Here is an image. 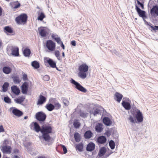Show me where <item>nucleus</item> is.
<instances>
[{"label":"nucleus","mask_w":158,"mask_h":158,"mask_svg":"<svg viewBox=\"0 0 158 158\" xmlns=\"http://www.w3.org/2000/svg\"><path fill=\"white\" fill-rule=\"evenodd\" d=\"M52 128L48 125H44L41 126L40 132L42 133V137L45 141H49L51 139L49 134L52 133Z\"/></svg>","instance_id":"1"},{"label":"nucleus","mask_w":158,"mask_h":158,"mask_svg":"<svg viewBox=\"0 0 158 158\" xmlns=\"http://www.w3.org/2000/svg\"><path fill=\"white\" fill-rule=\"evenodd\" d=\"M89 67L86 63L80 65L78 68V75L82 79H85L87 77Z\"/></svg>","instance_id":"2"},{"label":"nucleus","mask_w":158,"mask_h":158,"mask_svg":"<svg viewBox=\"0 0 158 158\" xmlns=\"http://www.w3.org/2000/svg\"><path fill=\"white\" fill-rule=\"evenodd\" d=\"M27 16L26 14H21L15 19L16 23L19 24H24L27 22Z\"/></svg>","instance_id":"3"},{"label":"nucleus","mask_w":158,"mask_h":158,"mask_svg":"<svg viewBox=\"0 0 158 158\" xmlns=\"http://www.w3.org/2000/svg\"><path fill=\"white\" fill-rule=\"evenodd\" d=\"M45 47L49 52L54 51L56 48V43L51 40H48L46 41Z\"/></svg>","instance_id":"4"},{"label":"nucleus","mask_w":158,"mask_h":158,"mask_svg":"<svg viewBox=\"0 0 158 158\" xmlns=\"http://www.w3.org/2000/svg\"><path fill=\"white\" fill-rule=\"evenodd\" d=\"M35 118L40 124H43L46 118V115L42 112H39L36 114Z\"/></svg>","instance_id":"5"},{"label":"nucleus","mask_w":158,"mask_h":158,"mask_svg":"<svg viewBox=\"0 0 158 158\" xmlns=\"http://www.w3.org/2000/svg\"><path fill=\"white\" fill-rule=\"evenodd\" d=\"M71 83L74 85L75 88L79 91L85 93L87 92V90L86 89L73 79H71Z\"/></svg>","instance_id":"6"},{"label":"nucleus","mask_w":158,"mask_h":158,"mask_svg":"<svg viewBox=\"0 0 158 158\" xmlns=\"http://www.w3.org/2000/svg\"><path fill=\"white\" fill-rule=\"evenodd\" d=\"M39 35L42 37H46L48 34V29L46 27H41L38 28Z\"/></svg>","instance_id":"7"},{"label":"nucleus","mask_w":158,"mask_h":158,"mask_svg":"<svg viewBox=\"0 0 158 158\" xmlns=\"http://www.w3.org/2000/svg\"><path fill=\"white\" fill-rule=\"evenodd\" d=\"M136 114L135 115V117L137 121L139 123H141L143 120V116L141 112L138 109L135 110Z\"/></svg>","instance_id":"8"},{"label":"nucleus","mask_w":158,"mask_h":158,"mask_svg":"<svg viewBox=\"0 0 158 158\" xmlns=\"http://www.w3.org/2000/svg\"><path fill=\"white\" fill-rule=\"evenodd\" d=\"M135 9L137 11L139 16L142 17L144 21V19L147 18L145 15V12L144 10H141L137 5H135Z\"/></svg>","instance_id":"9"},{"label":"nucleus","mask_w":158,"mask_h":158,"mask_svg":"<svg viewBox=\"0 0 158 158\" xmlns=\"http://www.w3.org/2000/svg\"><path fill=\"white\" fill-rule=\"evenodd\" d=\"M29 83L27 82H25L21 86V90L22 93L24 94H27L28 89Z\"/></svg>","instance_id":"10"},{"label":"nucleus","mask_w":158,"mask_h":158,"mask_svg":"<svg viewBox=\"0 0 158 158\" xmlns=\"http://www.w3.org/2000/svg\"><path fill=\"white\" fill-rule=\"evenodd\" d=\"M2 150L3 153L10 154L11 152V148L9 146H4L2 147Z\"/></svg>","instance_id":"11"},{"label":"nucleus","mask_w":158,"mask_h":158,"mask_svg":"<svg viewBox=\"0 0 158 158\" xmlns=\"http://www.w3.org/2000/svg\"><path fill=\"white\" fill-rule=\"evenodd\" d=\"M10 5L11 8L13 9L18 8L21 6L20 3L18 1L11 2L10 3Z\"/></svg>","instance_id":"12"},{"label":"nucleus","mask_w":158,"mask_h":158,"mask_svg":"<svg viewBox=\"0 0 158 158\" xmlns=\"http://www.w3.org/2000/svg\"><path fill=\"white\" fill-rule=\"evenodd\" d=\"M11 50V54L12 55L18 56H19V48L17 47H12Z\"/></svg>","instance_id":"13"},{"label":"nucleus","mask_w":158,"mask_h":158,"mask_svg":"<svg viewBox=\"0 0 158 158\" xmlns=\"http://www.w3.org/2000/svg\"><path fill=\"white\" fill-rule=\"evenodd\" d=\"M46 101V98L42 95L39 96V98L37 102V105H42Z\"/></svg>","instance_id":"14"},{"label":"nucleus","mask_w":158,"mask_h":158,"mask_svg":"<svg viewBox=\"0 0 158 158\" xmlns=\"http://www.w3.org/2000/svg\"><path fill=\"white\" fill-rule=\"evenodd\" d=\"M12 112L14 115L18 117H20L23 114L22 111L16 108L13 109Z\"/></svg>","instance_id":"15"},{"label":"nucleus","mask_w":158,"mask_h":158,"mask_svg":"<svg viewBox=\"0 0 158 158\" xmlns=\"http://www.w3.org/2000/svg\"><path fill=\"white\" fill-rule=\"evenodd\" d=\"M123 97V95L118 92H116L114 95V99L119 102Z\"/></svg>","instance_id":"16"},{"label":"nucleus","mask_w":158,"mask_h":158,"mask_svg":"<svg viewBox=\"0 0 158 158\" xmlns=\"http://www.w3.org/2000/svg\"><path fill=\"white\" fill-rule=\"evenodd\" d=\"M31 125H33L34 130L35 131L37 132H39V131H40L41 130V128L39 124L36 122H33L31 123Z\"/></svg>","instance_id":"17"},{"label":"nucleus","mask_w":158,"mask_h":158,"mask_svg":"<svg viewBox=\"0 0 158 158\" xmlns=\"http://www.w3.org/2000/svg\"><path fill=\"white\" fill-rule=\"evenodd\" d=\"M151 13L152 15L158 16V6H155L151 10Z\"/></svg>","instance_id":"18"},{"label":"nucleus","mask_w":158,"mask_h":158,"mask_svg":"<svg viewBox=\"0 0 158 158\" xmlns=\"http://www.w3.org/2000/svg\"><path fill=\"white\" fill-rule=\"evenodd\" d=\"M11 90L13 93L16 95H19L20 92V90L16 86H12L11 87Z\"/></svg>","instance_id":"19"},{"label":"nucleus","mask_w":158,"mask_h":158,"mask_svg":"<svg viewBox=\"0 0 158 158\" xmlns=\"http://www.w3.org/2000/svg\"><path fill=\"white\" fill-rule=\"evenodd\" d=\"M123 106L126 110H129L131 108L130 104L127 102L123 101L122 103Z\"/></svg>","instance_id":"20"},{"label":"nucleus","mask_w":158,"mask_h":158,"mask_svg":"<svg viewBox=\"0 0 158 158\" xmlns=\"http://www.w3.org/2000/svg\"><path fill=\"white\" fill-rule=\"evenodd\" d=\"M95 147V144L93 143H90L87 146L86 149L88 151H91L94 150Z\"/></svg>","instance_id":"21"},{"label":"nucleus","mask_w":158,"mask_h":158,"mask_svg":"<svg viewBox=\"0 0 158 158\" xmlns=\"http://www.w3.org/2000/svg\"><path fill=\"white\" fill-rule=\"evenodd\" d=\"M103 125L102 123H98L97 124L95 127V130L98 132H100L103 130Z\"/></svg>","instance_id":"22"},{"label":"nucleus","mask_w":158,"mask_h":158,"mask_svg":"<svg viewBox=\"0 0 158 158\" xmlns=\"http://www.w3.org/2000/svg\"><path fill=\"white\" fill-rule=\"evenodd\" d=\"M104 123L107 126H110L111 124V121L108 117H104L103 119Z\"/></svg>","instance_id":"23"},{"label":"nucleus","mask_w":158,"mask_h":158,"mask_svg":"<svg viewBox=\"0 0 158 158\" xmlns=\"http://www.w3.org/2000/svg\"><path fill=\"white\" fill-rule=\"evenodd\" d=\"M11 68L8 66L4 67L2 69L3 72L6 74L10 73L11 72Z\"/></svg>","instance_id":"24"},{"label":"nucleus","mask_w":158,"mask_h":158,"mask_svg":"<svg viewBox=\"0 0 158 158\" xmlns=\"http://www.w3.org/2000/svg\"><path fill=\"white\" fill-rule=\"evenodd\" d=\"M106 140V138L103 136H101L98 139V142L101 144L104 143Z\"/></svg>","instance_id":"25"},{"label":"nucleus","mask_w":158,"mask_h":158,"mask_svg":"<svg viewBox=\"0 0 158 158\" xmlns=\"http://www.w3.org/2000/svg\"><path fill=\"white\" fill-rule=\"evenodd\" d=\"M45 107L49 111H52L54 110V105L52 103H48L45 106Z\"/></svg>","instance_id":"26"},{"label":"nucleus","mask_w":158,"mask_h":158,"mask_svg":"<svg viewBox=\"0 0 158 158\" xmlns=\"http://www.w3.org/2000/svg\"><path fill=\"white\" fill-rule=\"evenodd\" d=\"M23 53L25 57H29L31 54V51L28 48H25L23 50Z\"/></svg>","instance_id":"27"},{"label":"nucleus","mask_w":158,"mask_h":158,"mask_svg":"<svg viewBox=\"0 0 158 158\" xmlns=\"http://www.w3.org/2000/svg\"><path fill=\"white\" fill-rule=\"evenodd\" d=\"M93 134L90 131H86L84 134V137L85 139H89L92 136Z\"/></svg>","instance_id":"28"},{"label":"nucleus","mask_w":158,"mask_h":158,"mask_svg":"<svg viewBox=\"0 0 158 158\" xmlns=\"http://www.w3.org/2000/svg\"><path fill=\"white\" fill-rule=\"evenodd\" d=\"M47 62L51 67L52 68L56 67V64L52 59H49L47 60Z\"/></svg>","instance_id":"29"},{"label":"nucleus","mask_w":158,"mask_h":158,"mask_svg":"<svg viewBox=\"0 0 158 158\" xmlns=\"http://www.w3.org/2000/svg\"><path fill=\"white\" fill-rule=\"evenodd\" d=\"M75 148L77 150H78L80 152L82 151L83 148V144L81 143L76 144Z\"/></svg>","instance_id":"30"},{"label":"nucleus","mask_w":158,"mask_h":158,"mask_svg":"<svg viewBox=\"0 0 158 158\" xmlns=\"http://www.w3.org/2000/svg\"><path fill=\"white\" fill-rule=\"evenodd\" d=\"M74 137L76 142H79L81 139L80 135L77 132H76L74 134Z\"/></svg>","instance_id":"31"},{"label":"nucleus","mask_w":158,"mask_h":158,"mask_svg":"<svg viewBox=\"0 0 158 158\" xmlns=\"http://www.w3.org/2000/svg\"><path fill=\"white\" fill-rule=\"evenodd\" d=\"M106 152V149L105 148L103 147L101 148L99 153H98V155L100 156H103Z\"/></svg>","instance_id":"32"},{"label":"nucleus","mask_w":158,"mask_h":158,"mask_svg":"<svg viewBox=\"0 0 158 158\" xmlns=\"http://www.w3.org/2000/svg\"><path fill=\"white\" fill-rule=\"evenodd\" d=\"M31 65L35 69H38L40 67L39 63L36 61H34L31 63Z\"/></svg>","instance_id":"33"},{"label":"nucleus","mask_w":158,"mask_h":158,"mask_svg":"<svg viewBox=\"0 0 158 158\" xmlns=\"http://www.w3.org/2000/svg\"><path fill=\"white\" fill-rule=\"evenodd\" d=\"M25 98L24 97H19L16 99H15V101L16 102L18 103H22L25 99Z\"/></svg>","instance_id":"34"},{"label":"nucleus","mask_w":158,"mask_h":158,"mask_svg":"<svg viewBox=\"0 0 158 158\" xmlns=\"http://www.w3.org/2000/svg\"><path fill=\"white\" fill-rule=\"evenodd\" d=\"M54 109L57 110L60 108L61 105L58 102H57L54 103Z\"/></svg>","instance_id":"35"},{"label":"nucleus","mask_w":158,"mask_h":158,"mask_svg":"<svg viewBox=\"0 0 158 158\" xmlns=\"http://www.w3.org/2000/svg\"><path fill=\"white\" fill-rule=\"evenodd\" d=\"M4 30L6 32L9 33H11L13 32V30L12 28L9 26L5 27L4 28Z\"/></svg>","instance_id":"36"},{"label":"nucleus","mask_w":158,"mask_h":158,"mask_svg":"<svg viewBox=\"0 0 158 158\" xmlns=\"http://www.w3.org/2000/svg\"><path fill=\"white\" fill-rule=\"evenodd\" d=\"M74 127L76 128H78L80 126L81 124L77 120L74 121L73 124Z\"/></svg>","instance_id":"37"},{"label":"nucleus","mask_w":158,"mask_h":158,"mask_svg":"<svg viewBox=\"0 0 158 158\" xmlns=\"http://www.w3.org/2000/svg\"><path fill=\"white\" fill-rule=\"evenodd\" d=\"M45 17V15L43 12H41L39 15L37 19L38 20L42 21L44 18Z\"/></svg>","instance_id":"38"},{"label":"nucleus","mask_w":158,"mask_h":158,"mask_svg":"<svg viewBox=\"0 0 158 158\" xmlns=\"http://www.w3.org/2000/svg\"><path fill=\"white\" fill-rule=\"evenodd\" d=\"M9 83L7 82H5L2 86L3 90L4 92H6L9 86Z\"/></svg>","instance_id":"39"},{"label":"nucleus","mask_w":158,"mask_h":158,"mask_svg":"<svg viewBox=\"0 0 158 158\" xmlns=\"http://www.w3.org/2000/svg\"><path fill=\"white\" fill-rule=\"evenodd\" d=\"M14 82L16 84H19L21 81L19 79V77L17 76H15L13 77Z\"/></svg>","instance_id":"40"},{"label":"nucleus","mask_w":158,"mask_h":158,"mask_svg":"<svg viewBox=\"0 0 158 158\" xmlns=\"http://www.w3.org/2000/svg\"><path fill=\"white\" fill-rule=\"evenodd\" d=\"M109 145L111 149H114L115 147V143L112 140H110L109 142Z\"/></svg>","instance_id":"41"},{"label":"nucleus","mask_w":158,"mask_h":158,"mask_svg":"<svg viewBox=\"0 0 158 158\" xmlns=\"http://www.w3.org/2000/svg\"><path fill=\"white\" fill-rule=\"evenodd\" d=\"M94 112H92V113L93 114L94 116H96L97 114H98L100 110L97 108H94Z\"/></svg>","instance_id":"42"},{"label":"nucleus","mask_w":158,"mask_h":158,"mask_svg":"<svg viewBox=\"0 0 158 158\" xmlns=\"http://www.w3.org/2000/svg\"><path fill=\"white\" fill-rule=\"evenodd\" d=\"M4 100L6 102L9 103L11 102L10 99L8 97L4 98Z\"/></svg>","instance_id":"43"},{"label":"nucleus","mask_w":158,"mask_h":158,"mask_svg":"<svg viewBox=\"0 0 158 158\" xmlns=\"http://www.w3.org/2000/svg\"><path fill=\"white\" fill-rule=\"evenodd\" d=\"M55 41L58 44H61L63 43L62 41H61L60 37H58L56 39H55Z\"/></svg>","instance_id":"44"},{"label":"nucleus","mask_w":158,"mask_h":158,"mask_svg":"<svg viewBox=\"0 0 158 158\" xmlns=\"http://www.w3.org/2000/svg\"><path fill=\"white\" fill-rule=\"evenodd\" d=\"M87 113H84L83 112L81 111L80 112V116L83 118H85L86 117Z\"/></svg>","instance_id":"45"},{"label":"nucleus","mask_w":158,"mask_h":158,"mask_svg":"<svg viewBox=\"0 0 158 158\" xmlns=\"http://www.w3.org/2000/svg\"><path fill=\"white\" fill-rule=\"evenodd\" d=\"M55 55L58 58L59 57L60 53V52L58 50H56L55 52Z\"/></svg>","instance_id":"46"},{"label":"nucleus","mask_w":158,"mask_h":158,"mask_svg":"<svg viewBox=\"0 0 158 158\" xmlns=\"http://www.w3.org/2000/svg\"><path fill=\"white\" fill-rule=\"evenodd\" d=\"M128 120L130 121V122L133 123H135L136 122L135 121L134 119L131 116H130Z\"/></svg>","instance_id":"47"},{"label":"nucleus","mask_w":158,"mask_h":158,"mask_svg":"<svg viewBox=\"0 0 158 158\" xmlns=\"http://www.w3.org/2000/svg\"><path fill=\"white\" fill-rule=\"evenodd\" d=\"M61 146L63 148L64 153H66L67 152V150L66 147L64 145H61Z\"/></svg>","instance_id":"48"},{"label":"nucleus","mask_w":158,"mask_h":158,"mask_svg":"<svg viewBox=\"0 0 158 158\" xmlns=\"http://www.w3.org/2000/svg\"><path fill=\"white\" fill-rule=\"evenodd\" d=\"M50 79V77L48 75H45L43 77V79L45 81H48Z\"/></svg>","instance_id":"49"},{"label":"nucleus","mask_w":158,"mask_h":158,"mask_svg":"<svg viewBox=\"0 0 158 158\" xmlns=\"http://www.w3.org/2000/svg\"><path fill=\"white\" fill-rule=\"evenodd\" d=\"M22 78H23V80L24 81H26V80H27L28 79V78H27V75L25 74H24L23 75Z\"/></svg>","instance_id":"50"},{"label":"nucleus","mask_w":158,"mask_h":158,"mask_svg":"<svg viewBox=\"0 0 158 158\" xmlns=\"http://www.w3.org/2000/svg\"><path fill=\"white\" fill-rule=\"evenodd\" d=\"M151 28L153 30L156 31V30H158V26H155L154 27L151 26Z\"/></svg>","instance_id":"51"},{"label":"nucleus","mask_w":158,"mask_h":158,"mask_svg":"<svg viewBox=\"0 0 158 158\" xmlns=\"http://www.w3.org/2000/svg\"><path fill=\"white\" fill-rule=\"evenodd\" d=\"M137 2L138 5H140V6L141 7L142 9H144V6L143 4L141 2H139V1H138Z\"/></svg>","instance_id":"52"},{"label":"nucleus","mask_w":158,"mask_h":158,"mask_svg":"<svg viewBox=\"0 0 158 158\" xmlns=\"http://www.w3.org/2000/svg\"><path fill=\"white\" fill-rule=\"evenodd\" d=\"M63 102L64 104L66 106H68L69 103V102L66 100H64L63 101Z\"/></svg>","instance_id":"53"},{"label":"nucleus","mask_w":158,"mask_h":158,"mask_svg":"<svg viewBox=\"0 0 158 158\" xmlns=\"http://www.w3.org/2000/svg\"><path fill=\"white\" fill-rule=\"evenodd\" d=\"M57 35H55L54 34H53L52 35L51 37L53 39H54L55 40V39L57 38H58Z\"/></svg>","instance_id":"54"},{"label":"nucleus","mask_w":158,"mask_h":158,"mask_svg":"<svg viewBox=\"0 0 158 158\" xmlns=\"http://www.w3.org/2000/svg\"><path fill=\"white\" fill-rule=\"evenodd\" d=\"M4 131L3 126L1 125L0 126V132H3Z\"/></svg>","instance_id":"55"},{"label":"nucleus","mask_w":158,"mask_h":158,"mask_svg":"<svg viewBox=\"0 0 158 158\" xmlns=\"http://www.w3.org/2000/svg\"><path fill=\"white\" fill-rule=\"evenodd\" d=\"M71 44L73 46H75L76 45V41L75 40L72 41L71 42Z\"/></svg>","instance_id":"56"},{"label":"nucleus","mask_w":158,"mask_h":158,"mask_svg":"<svg viewBox=\"0 0 158 158\" xmlns=\"http://www.w3.org/2000/svg\"><path fill=\"white\" fill-rule=\"evenodd\" d=\"M13 152L15 154L18 153L19 152V151L18 149H15L14 150Z\"/></svg>","instance_id":"57"},{"label":"nucleus","mask_w":158,"mask_h":158,"mask_svg":"<svg viewBox=\"0 0 158 158\" xmlns=\"http://www.w3.org/2000/svg\"><path fill=\"white\" fill-rule=\"evenodd\" d=\"M61 47L63 49H64L65 47L64 45L63 44V43L60 44Z\"/></svg>","instance_id":"58"},{"label":"nucleus","mask_w":158,"mask_h":158,"mask_svg":"<svg viewBox=\"0 0 158 158\" xmlns=\"http://www.w3.org/2000/svg\"><path fill=\"white\" fill-rule=\"evenodd\" d=\"M2 9L1 6H0V16L2 15Z\"/></svg>","instance_id":"59"},{"label":"nucleus","mask_w":158,"mask_h":158,"mask_svg":"<svg viewBox=\"0 0 158 158\" xmlns=\"http://www.w3.org/2000/svg\"><path fill=\"white\" fill-rule=\"evenodd\" d=\"M13 158H20L19 156H15Z\"/></svg>","instance_id":"60"},{"label":"nucleus","mask_w":158,"mask_h":158,"mask_svg":"<svg viewBox=\"0 0 158 158\" xmlns=\"http://www.w3.org/2000/svg\"><path fill=\"white\" fill-rule=\"evenodd\" d=\"M2 41L0 40V48L1 47L2 45Z\"/></svg>","instance_id":"61"},{"label":"nucleus","mask_w":158,"mask_h":158,"mask_svg":"<svg viewBox=\"0 0 158 158\" xmlns=\"http://www.w3.org/2000/svg\"><path fill=\"white\" fill-rule=\"evenodd\" d=\"M147 25H148V26H150L151 27V26H151L152 24H151V23H148L147 22Z\"/></svg>","instance_id":"62"},{"label":"nucleus","mask_w":158,"mask_h":158,"mask_svg":"<svg viewBox=\"0 0 158 158\" xmlns=\"http://www.w3.org/2000/svg\"><path fill=\"white\" fill-rule=\"evenodd\" d=\"M38 158H46L44 156H40L39 157H38Z\"/></svg>","instance_id":"63"},{"label":"nucleus","mask_w":158,"mask_h":158,"mask_svg":"<svg viewBox=\"0 0 158 158\" xmlns=\"http://www.w3.org/2000/svg\"><path fill=\"white\" fill-rule=\"evenodd\" d=\"M137 2H138V1H139V2H143L144 0H136Z\"/></svg>","instance_id":"64"}]
</instances>
